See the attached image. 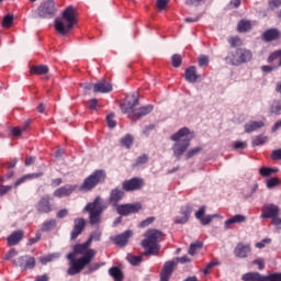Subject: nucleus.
Masks as SVG:
<instances>
[{
	"label": "nucleus",
	"mask_w": 281,
	"mask_h": 281,
	"mask_svg": "<svg viewBox=\"0 0 281 281\" xmlns=\"http://www.w3.org/2000/svg\"><path fill=\"white\" fill-rule=\"evenodd\" d=\"M280 214V207L276 204H266L261 210V218H276Z\"/></svg>",
	"instance_id": "nucleus-19"
},
{
	"label": "nucleus",
	"mask_w": 281,
	"mask_h": 281,
	"mask_svg": "<svg viewBox=\"0 0 281 281\" xmlns=\"http://www.w3.org/2000/svg\"><path fill=\"white\" fill-rule=\"evenodd\" d=\"M76 23H78V20L76 19V8L69 5L63 11L61 18L55 19V30L61 36H67V34L74 30Z\"/></svg>",
	"instance_id": "nucleus-2"
},
{
	"label": "nucleus",
	"mask_w": 281,
	"mask_h": 281,
	"mask_svg": "<svg viewBox=\"0 0 281 281\" xmlns=\"http://www.w3.org/2000/svg\"><path fill=\"white\" fill-rule=\"evenodd\" d=\"M199 67H207L210 65V57L206 55H201L198 58Z\"/></svg>",
	"instance_id": "nucleus-46"
},
{
	"label": "nucleus",
	"mask_w": 281,
	"mask_h": 281,
	"mask_svg": "<svg viewBox=\"0 0 281 281\" xmlns=\"http://www.w3.org/2000/svg\"><path fill=\"white\" fill-rule=\"evenodd\" d=\"M153 223H155V216H150V217H147L146 220L142 221L139 223V227H142V228L148 227V225H153Z\"/></svg>",
	"instance_id": "nucleus-52"
},
{
	"label": "nucleus",
	"mask_w": 281,
	"mask_h": 281,
	"mask_svg": "<svg viewBox=\"0 0 281 281\" xmlns=\"http://www.w3.org/2000/svg\"><path fill=\"white\" fill-rule=\"evenodd\" d=\"M75 225L72 232L70 233L71 240H76L85 232V227H87V221L82 217L75 218Z\"/></svg>",
	"instance_id": "nucleus-18"
},
{
	"label": "nucleus",
	"mask_w": 281,
	"mask_h": 281,
	"mask_svg": "<svg viewBox=\"0 0 281 281\" xmlns=\"http://www.w3.org/2000/svg\"><path fill=\"white\" fill-rule=\"evenodd\" d=\"M276 172H279L278 168L261 167L259 169V175L261 177H271L272 175H276Z\"/></svg>",
	"instance_id": "nucleus-36"
},
{
	"label": "nucleus",
	"mask_w": 281,
	"mask_h": 281,
	"mask_svg": "<svg viewBox=\"0 0 281 281\" xmlns=\"http://www.w3.org/2000/svg\"><path fill=\"white\" fill-rule=\"evenodd\" d=\"M201 150H203L202 147H194V148L189 149L186 153V159H192V157H196V155H199V153H201Z\"/></svg>",
	"instance_id": "nucleus-40"
},
{
	"label": "nucleus",
	"mask_w": 281,
	"mask_h": 281,
	"mask_svg": "<svg viewBox=\"0 0 281 281\" xmlns=\"http://www.w3.org/2000/svg\"><path fill=\"white\" fill-rule=\"evenodd\" d=\"M281 56V49L273 52L267 59V63L271 64L274 60H278V58L280 59Z\"/></svg>",
	"instance_id": "nucleus-51"
},
{
	"label": "nucleus",
	"mask_w": 281,
	"mask_h": 281,
	"mask_svg": "<svg viewBox=\"0 0 281 281\" xmlns=\"http://www.w3.org/2000/svg\"><path fill=\"white\" fill-rule=\"evenodd\" d=\"M184 78L187 82H196L199 78H201V76L196 74V66H190L189 68H187L184 71Z\"/></svg>",
	"instance_id": "nucleus-25"
},
{
	"label": "nucleus",
	"mask_w": 281,
	"mask_h": 281,
	"mask_svg": "<svg viewBox=\"0 0 281 281\" xmlns=\"http://www.w3.org/2000/svg\"><path fill=\"white\" fill-rule=\"evenodd\" d=\"M205 216V206H201L199 211L195 213V218L198 221L202 220Z\"/></svg>",
	"instance_id": "nucleus-59"
},
{
	"label": "nucleus",
	"mask_w": 281,
	"mask_h": 281,
	"mask_svg": "<svg viewBox=\"0 0 281 281\" xmlns=\"http://www.w3.org/2000/svg\"><path fill=\"white\" fill-rule=\"evenodd\" d=\"M115 117V114H109L106 116V122H108V126L109 128H115V126H117V122H115V120H113Z\"/></svg>",
	"instance_id": "nucleus-49"
},
{
	"label": "nucleus",
	"mask_w": 281,
	"mask_h": 281,
	"mask_svg": "<svg viewBox=\"0 0 281 281\" xmlns=\"http://www.w3.org/2000/svg\"><path fill=\"white\" fill-rule=\"evenodd\" d=\"M128 105L130 106L127 108H124V105H122V109H123V113H128V117L130 120H132V122H137V120H142V117H146V115H149V113H153V109H155L153 104H148V105L135 109V106L139 105V99L137 98H134L132 102L128 101Z\"/></svg>",
	"instance_id": "nucleus-5"
},
{
	"label": "nucleus",
	"mask_w": 281,
	"mask_h": 281,
	"mask_svg": "<svg viewBox=\"0 0 281 281\" xmlns=\"http://www.w3.org/2000/svg\"><path fill=\"white\" fill-rule=\"evenodd\" d=\"M243 281H281V272L262 276L260 272H248L241 276Z\"/></svg>",
	"instance_id": "nucleus-8"
},
{
	"label": "nucleus",
	"mask_w": 281,
	"mask_h": 281,
	"mask_svg": "<svg viewBox=\"0 0 281 281\" xmlns=\"http://www.w3.org/2000/svg\"><path fill=\"white\" fill-rule=\"evenodd\" d=\"M56 258V256L54 255H48L46 257H40V262L42 265H47V262H52V260H54Z\"/></svg>",
	"instance_id": "nucleus-55"
},
{
	"label": "nucleus",
	"mask_w": 281,
	"mask_h": 281,
	"mask_svg": "<svg viewBox=\"0 0 281 281\" xmlns=\"http://www.w3.org/2000/svg\"><path fill=\"white\" fill-rule=\"evenodd\" d=\"M76 190H78V186L65 184L64 187L56 189L53 195L56 196L57 199H63L65 196H71V194H74Z\"/></svg>",
	"instance_id": "nucleus-16"
},
{
	"label": "nucleus",
	"mask_w": 281,
	"mask_h": 281,
	"mask_svg": "<svg viewBox=\"0 0 281 281\" xmlns=\"http://www.w3.org/2000/svg\"><path fill=\"white\" fill-rule=\"evenodd\" d=\"M90 251H94L93 249H87L82 244H77L74 246V251L69 254H75L76 256H87Z\"/></svg>",
	"instance_id": "nucleus-32"
},
{
	"label": "nucleus",
	"mask_w": 281,
	"mask_h": 281,
	"mask_svg": "<svg viewBox=\"0 0 281 281\" xmlns=\"http://www.w3.org/2000/svg\"><path fill=\"white\" fill-rule=\"evenodd\" d=\"M262 144H267V136L258 135L252 139V146H262Z\"/></svg>",
	"instance_id": "nucleus-41"
},
{
	"label": "nucleus",
	"mask_w": 281,
	"mask_h": 281,
	"mask_svg": "<svg viewBox=\"0 0 281 281\" xmlns=\"http://www.w3.org/2000/svg\"><path fill=\"white\" fill-rule=\"evenodd\" d=\"M12 23H14V15H5L2 20V27L8 30L12 27Z\"/></svg>",
	"instance_id": "nucleus-44"
},
{
	"label": "nucleus",
	"mask_w": 281,
	"mask_h": 281,
	"mask_svg": "<svg viewBox=\"0 0 281 281\" xmlns=\"http://www.w3.org/2000/svg\"><path fill=\"white\" fill-rule=\"evenodd\" d=\"M271 159L274 161L281 159V148L272 151Z\"/></svg>",
	"instance_id": "nucleus-62"
},
{
	"label": "nucleus",
	"mask_w": 281,
	"mask_h": 281,
	"mask_svg": "<svg viewBox=\"0 0 281 281\" xmlns=\"http://www.w3.org/2000/svg\"><path fill=\"white\" fill-rule=\"evenodd\" d=\"M35 281H49V276L47 274L37 276L35 278Z\"/></svg>",
	"instance_id": "nucleus-64"
},
{
	"label": "nucleus",
	"mask_w": 281,
	"mask_h": 281,
	"mask_svg": "<svg viewBox=\"0 0 281 281\" xmlns=\"http://www.w3.org/2000/svg\"><path fill=\"white\" fill-rule=\"evenodd\" d=\"M13 263L15 267H21L24 271H26V269H34V267H36V258L26 255L15 259Z\"/></svg>",
	"instance_id": "nucleus-13"
},
{
	"label": "nucleus",
	"mask_w": 281,
	"mask_h": 281,
	"mask_svg": "<svg viewBox=\"0 0 281 281\" xmlns=\"http://www.w3.org/2000/svg\"><path fill=\"white\" fill-rule=\"evenodd\" d=\"M251 254V245L238 243L234 249V256L236 258H247Z\"/></svg>",
	"instance_id": "nucleus-21"
},
{
	"label": "nucleus",
	"mask_w": 281,
	"mask_h": 281,
	"mask_svg": "<svg viewBox=\"0 0 281 281\" xmlns=\"http://www.w3.org/2000/svg\"><path fill=\"white\" fill-rule=\"evenodd\" d=\"M276 186H280V179L278 178H270L267 180V188L269 190L276 188Z\"/></svg>",
	"instance_id": "nucleus-48"
},
{
	"label": "nucleus",
	"mask_w": 281,
	"mask_h": 281,
	"mask_svg": "<svg viewBox=\"0 0 281 281\" xmlns=\"http://www.w3.org/2000/svg\"><path fill=\"white\" fill-rule=\"evenodd\" d=\"M265 126V122L262 121H250L245 124V133H254L255 131H258L259 128H262Z\"/></svg>",
	"instance_id": "nucleus-29"
},
{
	"label": "nucleus",
	"mask_w": 281,
	"mask_h": 281,
	"mask_svg": "<svg viewBox=\"0 0 281 281\" xmlns=\"http://www.w3.org/2000/svg\"><path fill=\"white\" fill-rule=\"evenodd\" d=\"M56 227V220H49L42 224L41 232H52Z\"/></svg>",
	"instance_id": "nucleus-39"
},
{
	"label": "nucleus",
	"mask_w": 281,
	"mask_h": 281,
	"mask_svg": "<svg viewBox=\"0 0 281 281\" xmlns=\"http://www.w3.org/2000/svg\"><path fill=\"white\" fill-rule=\"evenodd\" d=\"M144 164H148V155L142 154L137 159L134 166H144Z\"/></svg>",
	"instance_id": "nucleus-47"
},
{
	"label": "nucleus",
	"mask_w": 281,
	"mask_h": 281,
	"mask_svg": "<svg viewBox=\"0 0 281 281\" xmlns=\"http://www.w3.org/2000/svg\"><path fill=\"white\" fill-rule=\"evenodd\" d=\"M104 181H106V171L97 169L83 180L81 190L91 191L97 186H100V183H104Z\"/></svg>",
	"instance_id": "nucleus-7"
},
{
	"label": "nucleus",
	"mask_w": 281,
	"mask_h": 281,
	"mask_svg": "<svg viewBox=\"0 0 281 281\" xmlns=\"http://www.w3.org/2000/svg\"><path fill=\"white\" fill-rule=\"evenodd\" d=\"M88 109H90V111H95V109H98V99H91Z\"/></svg>",
	"instance_id": "nucleus-61"
},
{
	"label": "nucleus",
	"mask_w": 281,
	"mask_h": 281,
	"mask_svg": "<svg viewBox=\"0 0 281 281\" xmlns=\"http://www.w3.org/2000/svg\"><path fill=\"white\" fill-rule=\"evenodd\" d=\"M251 30V21L249 20H240L237 24V32L245 33L250 32Z\"/></svg>",
	"instance_id": "nucleus-33"
},
{
	"label": "nucleus",
	"mask_w": 281,
	"mask_h": 281,
	"mask_svg": "<svg viewBox=\"0 0 281 281\" xmlns=\"http://www.w3.org/2000/svg\"><path fill=\"white\" fill-rule=\"evenodd\" d=\"M12 190V186H0V196H4Z\"/></svg>",
	"instance_id": "nucleus-58"
},
{
	"label": "nucleus",
	"mask_w": 281,
	"mask_h": 281,
	"mask_svg": "<svg viewBox=\"0 0 281 281\" xmlns=\"http://www.w3.org/2000/svg\"><path fill=\"white\" fill-rule=\"evenodd\" d=\"M146 183L144 182L143 178L134 177L130 180H125L122 182V189L125 192H135L137 190H142Z\"/></svg>",
	"instance_id": "nucleus-10"
},
{
	"label": "nucleus",
	"mask_w": 281,
	"mask_h": 281,
	"mask_svg": "<svg viewBox=\"0 0 281 281\" xmlns=\"http://www.w3.org/2000/svg\"><path fill=\"white\" fill-rule=\"evenodd\" d=\"M247 221V216L237 214L224 222V229H229V226L236 224V223H245Z\"/></svg>",
	"instance_id": "nucleus-27"
},
{
	"label": "nucleus",
	"mask_w": 281,
	"mask_h": 281,
	"mask_svg": "<svg viewBox=\"0 0 281 281\" xmlns=\"http://www.w3.org/2000/svg\"><path fill=\"white\" fill-rule=\"evenodd\" d=\"M228 43L231 45V47H240V45H243V40H240V37L238 36H231L228 37Z\"/></svg>",
	"instance_id": "nucleus-42"
},
{
	"label": "nucleus",
	"mask_w": 281,
	"mask_h": 281,
	"mask_svg": "<svg viewBox=\"0 0 281 281\" xmlns=\"http://www.w3.org/2000/svg\"><path fill=\"white\" fill-rule=\"evenodd\" d=\"M201 248H203V243L201 241H195L194 244H191L189 248L190 256H194V254H196V249Z\"/></svg>",
	"instance_id": "nucleus-45"
},
{
	"label": "nucleus",
	"mask_w": 281,
	"mask_h": 281,
	"mask_svg": "<svg viewBox=\"0 0 281 281\" xmlns=\"http://www.w3.org/2000/svg\"><path fill=\"white\" fill-rule=\"evenodd\" d=\"M81 87L85 89V91H93L95 93V83H82Z\"/></svg>",
	"instance_id": "nucleus-56"
},
{
	"label": "nucleus",
	"mask_w": 281,
	"mask_h": 281,
	"mask_svg": "<svg viewBox=\"0 0 281 281\" xmlns=\"http://www.w3.org/2000/svg\"><path fill=\"white\" fill-rule=\"evenodd\" d=\"M109 276H111V278H113L114 281L124 280V272H122V269H120V267H111L109 269Z\"/></svg>",
	"instance_id": "nucleus-30"
},
{
	"label": "nucleus",
	"mask_w": 281,
	"mask_h": 281,
	"mask_svg": "<svg viewBox=\"0 0 281 281\" xmlns=\"http://www.w3.org/2000/svg\"><path fill=\"white\" fill-rule=\"evenodd\" d=\"M252 265H257L259 271H262L265 269V260L263 259H255L252 261Z\"/></svg>",
	"instance_id": "nucleus-60"
},
{
	"label": "nucleus",
	"mask_w": 281,
	"mask_h": 281,
	"mask_svg": "<svg viewBox=\"0 0 281 281\" xmlns=\"http://www.w3.org/2000/svg\"><path fill=\"white\" fill-rule=\"evenodd\" d=\"M134 142H135V138L133 137V135L126 134L121 138L120 145L122 146V148H126L127 150H131V148H133Z\"/></svg>",
	"instance_id": "nucleus-31"
},
{
	"label": "nucleus",
	"mask_w": 281,
	"mask_h": 281,
	"mask_svg": "<svg viewBox=\"0 0 281 281\" xmlns=\"http://www.w3.org/2000/svg\"><path fill=\"white\" fill-rule=\"evenodd\" d=\"M281 33L278 29H269L262 34V41L265 43H271L272 41H279Z\"/></svg>",
	"instance_id": "nucleus-23"
},
{
	"label": "nucleus",
	"mask_w": 281,
	"mask_h": 281,
	"mask_svg": "<svg viewBox=\"0 0 281 281\" xmlns=\"http://www.w3.org/2000/svg\"><path fill=\"white\" fill-rule=\"evenodd\" d=\"M214 215H204L200 221L201 225H210Z\"/></svg>",
	"instance_id": "nucleus-54"
},
{
	"label": "nucleus",
	"mask_w": 281,
	"mask_h": 281,
	"mask_svg": "<svg viewBox=\"0 0 281 281\" xmlns=\"http://www.w3.org/2000/svg\"><path fill=\"white\" fill-rule=\"evenodd\" d=\"M117 214L121 216H130V214H137L139 210H142V203H133V204H119L114 206Z\"/></svg>",
	"instance_id": "nucleus-11"
},
{
	"label": "nucleus",
	"mask_w": 281,
	"mask_h": 281,
	"mask_svg": "<svg viewBox=\"0 0 281 281\" xmlns=\"http://www.w3.org/2000/svg\"><path fill=\"white\" fill-rule=\"evenodd\" d=\"M41 177H43V172L24 175L14 182V188H19V186L25 183L26 181H31L32 179H38Z\"/></svg>",
	"instance_id": "nucleus-28"
},
{
	"label": "nucleus",
	"mask_w": 281,
	"mask_h": 281,
	"mask_svg": "<svg viewBox=\"0 0 281 281\" xmlns=\"http://www.w3.org/2000/svg\"><path fill=\"white\" fill-rule=\"evenodd\" d=\"M164 237V233L159 229H149L145 233V239L142 240V247L145 249L146 256L159 255V240Z\"/></svg>",
	"instance_id": "nucleus-4"
},
{
	"label": "nucleus",
	"mask_w": 281,
	"mask_h": 281,
	"mask_svg": "<svg viewBox=\"0 0 281 281\" xmlns=\"http://www.w3.org/2000/svg\"><path fill=\"white\" fill-rule=\"evenodd\" d=\"M254 58V53L247 48H237L235 52L228 53L225 57L226 63L233 65L234 67H238L240 65H245V63H250Z\"/></svg>",
	"instance_id": "nucleus-6"
},
{
	"label": "nucleus",
	"mask_w": 281,
	"mask_h": 281,
	"mask_svg": "<svg viewBox=\"0 0 281 281\" xmlns=\"http://www.w3.org/2000/svg\"><path fill=\"white\" fill-rule=\"evenodd\" d=\"M192 214V205L187 204L180 209V215L176 216L175 223L179 225H186L188 221H190V216Z\"/></svg>",
	"instance_id": "nucleus-17"
},
{
	"label": "nucleus",
	"mask_w": 281,
	"mask_h": 281,
	"mask_svg": "<svg viewBox=\"0 0 281 281\" xmlns=\"http://www.w3.org/2000/svg\"><path fill=\"white\" fill-rule=\"evenodd\" d=\"M68 215H69V211L67 209H63L56 214L57 218H65V216H68Z\"/></svg>",
	"instance_id": "nucleus-63"
},
{
	"label": "nucleus",
	"mask_w": 281,
	"mask_h": 281,
	"mask_svg": "<svg viewBox=\"0 0 281 281\" xmlns=\"http://www.w3.org/2000/svg\"><path fill=\"white\" fill-rule=\"evenodd\" d=\"M23 231H15L13 232L8 238V245L9 247H14L15 245H19L20 241L23 240Z\"/></svg>",
	"instance_id": "nucleus-26"
},
{
	"label": "nucleus",
	"mask_w": 281,
	"mask_h": 281,
	"mask_svg": "<svg viewBox=\"0 0 281 281\" xmlns=\"http://www.w3.org/2000/svg\"><path fill=\"white\" fill-rule=\"evenodd\" d=\"M124 189H120L119 187L112 189L109 195V203L112 207H117L120 205V201H122L125 196Z\"/></svg>",
	"instance_id": "nucleus-15"
},
{
	"label": "nucleus",
	"mask_w": 281,
	"mask_h": 281,
	"mask_svg": "<svg viewBox=\"0 0 281 281\" xmlns=\"http://www.w3.org/2000/svg\"><path fill=\"white\" fill-rule=\"evenodd\" d=\"M40 19H54L56 16V2L48 0L37 8Z\"/></svg>",
	"instance_id": "nucleus-9"
},
{
	"label": "nucleus",
	"mask_w": 281,
	"mask_h": 281,
	"mask_svg": "<svg viewBox=\"0 0 281 281\" xmlns=\"http://www.w3.org/2000/svg\"><path fill=\"white\" fill-rule=\"evenodd\" d=\"M31 74L35 76H45V74H49V68L45 65L33 66L31 68Z\"/></svg>",
	"instance_id": "nucleus-34"
},
{
	"label": "nucleus",
	"mask_w": 281,
	"mask_h": 281,
	"mask_svg": "<svg viewBox=\"0 0 281 281\" xmlns=\"http://www.w3.org/2000/svg\"><path fill=\"white\" fill-rule=\"evenodd\" d=\"M95 202H97V203H95ZM92 203H95V209H94V210H95L99 214H102V212L109 207L106 204H104V203L102 202V198H100V196H97V198L93 200Z\"/></svg>",
	"instance_id": "nucleus-38"
},
{
	"label": "nucleus",
	"mask_w": 281,
	"mask_h": 281,
	"mask_svg": "<svg viewBox=\"0 0 281 281\" xmlns=\"http://www.w3.org/2000/svg\"><path fill=\"white\" fill-rule=\"evenodd\" d=\"M172 67L179 68L183 63V58L179 54H175L171 57Z\"/></svg>",
	"instance_id": "nucleus-43"
},
{
	"label": "nucleus",
	"mask_w": 281,
	"mask_h": 281,
	"mask_svg": "<svg viewBox=\"0 0 281 281\" xmlns=\"http://www.w3.org/2000/svg\"><path fill=\"white\" fill-rule=\"evenodd\" d=\"M131 236H133V232L125 231L123 234L115 236L113 238V243L117 247H126V245H128V238H131Z\"/></svg>",
	"instance_id": "nucleus-22"
},
{
	"label": "nucleus",
	"mask_w": 281,
	"mask_h": 281,
	"mask_svg": "<svg viewBox=\"0 0 281 281\" xmlns=\"http://www.w3.org/2000/svg\"><path fill=\"white\" fill-rule=\"evenodd\" d=\"M95 203L98 202H90L85 207V212L89 213L90 225H100V216H102V213L95 211Z\"/></svg>",
	"instance_id": "nucleus-14"
},
{
	"label": "nucleus",
	"mask_w": 281,
	"mask_h": 281,
	"mask_svg": "<svg viewBox=\"0 0 281 281\" xmlns=\"http://www.w3.org/2000/svg\"><path fill=\"white\" fill-rule=\"evenodd\" d=\"M270 113H273V115H281V99L272 101Z\"/></svg>",
	"instance_id": "nucleus-37"
},
{
	"label": "nucleus",
	"mask_w": 281,
	"mask_h": 281,
	"mask_svg": "<svg viewBox=\"0 0 281 281\" xmlns=\"http://www.w3.org/2000/svg\"><path fill=\"white\" fill-rule=\"evenodd\" d=\"M67 260H69V268L67 270L68 276H78V273H82L86 267H89L95 258V250H90L86 256L80 258H76L75 254H68L66 256Z\"/></svg>",
	"instance_id": "nucleus-3"
},
{
	"label": "nucleus",
	"mask_w": 281,
	"mask_h": 281,
	"mask_svg": "<svg viewBox=\"0 0 281 281\" xmlns=\"http://www.w3.org/2000/svg\"><path fill=\"white\" fill-rule=\"evenodd\" d=\"M193 137L194 134L190 133V128L188 127H182L170 136L171 142H175L171 150L178 161L188 153Z\"/></svg>",
	"instance_id": "nucleus-1"
},
{
	"label": "nucleus",
	"mask_w": 281,
	"mask_h": 281,
	"mask_svg": "<svg viewBox=\"0 0 281 281\" xmlns=\"http://www.w3.org/2000/svg\"><path fill=\"white\" fill-rule=\"evenodd\" d=\"M235 150H245L247 148V142L237 140L233 144Z\"/></svg>",
	"instance_id": "nucleus-50"
},
{
	"label": "nucleus",
	"mask_w": 281,
	"mask_h": 281,
	"mask_svg": "<svg viewBox=\"0 0 281 281\" xmlns=\"http://www.w3.org/2000/svg\"><path fill=\"white\" fill-rule=\"evenodd\" d=\"M281 0H269L270 10H276V8H280Z\"/></svg>",
	"instance_id": "nucleus-57"
},
{
	"label": "nucleus",
	"mask_w": 281,
	"mask_h": 281,
	"mask_svg": "<svg viewBox=\"0 0 281 281\" xmlns=\"http://www.w3.org/2000/svg\"><path fill=\"white\" fill-rule=\"evenodd\" d=\"M126 260L130 262V265H133V267H139V265H142V260L144 259L142 256L127 254Z\"/></svg>",
	"instance_id": "nucleus-35"
},
{
	"label": "nucleus",
	"mask_w": 281,
	"mask_h": 281,
	"mask_svg": "<svg viewBox=\"0 0 281 281\" xmlns=\"http://www.w3.org/2000/svg\"><path fill=\"white\" fill-rule=\"evenodd\" d=\"M110 91H113V86L109 81L100 80L94 83V93H110Z\"/></svg>",
	"instance_id": "nucleus-24"
},
{
	"label": "nucleus",
	"mask_w": 281,
	"mask_h": 281,
	"mask_svg": "<svg viewBox=\"0 0 281 281\" xmlns=\"http://www.w3.org/2000/svg\"><path fill=\"white\" fill-rule=\"evenodd\" d=\"M176 267H177V262L175 261L165 262L160 271V281H170V276H172Z\"/></svg>",
	"instance_id": "nucleus-20"
},
{
	"label": "nucleus",
	"mask_w": 281,
	"mask_h": 281,
	"mask_svg": "<svg viewBox=\"0 0 281 281\" xmlns=\"http://www.w3.org/2000/svg\"><path fill=\"white\" fill-rule=\"evenodd\" d=\"M38 214H49L54 212V205L52 204V196L45 195L40 199L36 204Z\"/></svg>",
	"instance_id": "nucleus-12"
},
{
	"label": "nucleus",
	"mask_w": 281,
	"mask_h": 281,
	"mask_svg": "<svg viewBox=\"0 0 281 281\" xmlns=\"http://www.w3.org/2000/svg\"><path fill=\"white\" fill-rule=\"evenodd\" d=\"M170 3V0H157L156 1V7L158 10H166V5Z\"/></svg>",
	"instance_id": "nucleus-53"
}]
</instances>
